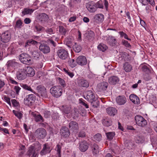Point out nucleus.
Wrapping results in <instances>:
<instances>
[{"instance_id":"1","label":"nucleus","mask_w":157,"mask_h":157,"mask_svg":"<svg viewBox=\"0 0 157 157\" xmlns=\"http://www.w3.org/2000/svg\"><path fill=\"white\" fill-rule=\"evenodd\" d=\"M21 62L24 64L29 65L33 63V60L30 56L26 53H22L19 56Z\"/></svg>"},{"instance_id":"2","label":"nucleus","mask_w":157,"mask_h":157,"mask_svg":"<svg viewBox=\"0 0 157 157\" xmlns=\"http://www.w3.org/2000/svg\"><path fill=\"white\" fill-rule=\"evenodd\" d=\"M50 92L52 95L56 98H59L61 96L63 93V89L59 86H56L50 89Z\"/></svg>"},{"instance_id":"3","label":"nucleus","mask_w":157,"mask_h":157,"mask_svg":"<svg viewBox=\"0 0 157 157\" xmlns=\"http://www.w3.org/2000/svg\"><path fill=\"white\" fill-rule=\"evenodd\" d=\"M36 96L33 94L26 96L24 99V103L26 105L30 106L32 105L36 100Z\"/></svg>"},{"instance_id":"4","label":"nucleus","mask_w":157,"mask_h":157,"mask_svg":"<svg viewBox=\"0 0 157 157\" xmlns=\"http://www.w3.org/2000/svg\"><path fill=\"white\" fill-rule=\"evenodd\" d=\"M34 135L38 139H43L46 136L47 132L44 128H39L36 130Z\"/></svg>"},{"instance_id":"5","label":"nucleus","mask_w":157,"mask_h":157,"mask_svg":"<svg viewBox=\"0 0 157 157\" xmlns=\"http://www.w3.org/2000/svg\"><path fill=\"white\" fill-rule=\"evenodd\" d=\"M135 119L137 124L139 126L143 127L147 124V121L143 117L140 115H136Z\"/></svg>"},{"instance_id":"6","label":"nucleus","mask_w":157,"mask_h":157,"mask_svg":"<svg viewBox=\"0 0 157 157\" xmlns=\"http://www.w3.org/2000/svg\"><path fill=\"white\" fill-rule=\"evenodd\" d=\"M58 6L56 7L54 11L55 16H60L64 13L65 10V6L63 4L58 3Z\"/></svg>"},{"instance_id":"7","label":"nucleus","mask_w":157,"mask_h":157,"mask_svg":"<svg viewBox=\"0 0 157 157\" xmlns=\"http://www.w3.org/2000/svg\"><path fill=\"white\" fill-rule=\"evenodd\" d=\"M57 53L59 57L62 60H66L69 56L68 52L64 49H59L57 52Z\"/></svg>"},{"instance_id":"8","label":"nucleus","mask_w":157,"mask_h":157,"mask_svg":"<svg viewBox=\"0 0 157 157\" xmlns=\"http://www.w3.org/2000/svg\"><path fill=\"white\" fill-rule=\"evenodd\" d=\"M84 98L89 102L94 99H96L95 93L94 91L89 90L87 91L86 94L84 96Z\"/></svg>"},{"instance_id":"9","label":"nucleus","mask_w":157,"mask_h":157,"mask_svg":"<svg viewBox=\"0 0 157 157\" xmlns=\"http://www.w3.org/2000/svg\"><path fill=\"white\" fill-rule=\"evenodd\" d=\"M17 78L20 80L25 79L27 77V74L24 68L19 69L16 73Z\"/></svg>"},{"instance_id":"10","label":"nucleus","mask_w":157,"mask_h":157,"mask_svg":"<svg viewBox=\"0 0 157 157\" xmlns=\"http://www.w3.org/2000/svg\"><path fill=\"white\" fill-rule=\"evenodd\" d=\"M52 149L49 144L46 143L43 145L42 150L40 152V155H46L50 153Z\"/></svg>"},{"instance_id":"11","label":"nucleus","mask_w":157,"mask_h":157,"mask_svg":"<svg viewBox=\"0 0 157 157\" xmlns=\"http://www.w3.org/2000/svg\"><path fill=\"white\" fill-rule=\"evenodd\" d=\"M25 155L28 157H37V153L35 151V147L34 146L31 145L28 148Z\"/></svg>"},{"instance_id":"12","label":"nucleus","mask_w":157,"mask_h":157,"mask_svg":"<svg viewBox=\"0 0 157 157\" xmlns=\"http://www.w3.org/2000/svg\"><path fill=\"white\" fill-rule=\"evenodd\" d=\"M95 2L93 1L89 2L86 4V8L90 13H94L97 10Z\"/></svg>"},{"instance_id":"13","label":"nucleus","mask_w":157,"mask_h":157,"mask_svg":"<svg viewBox=\"0 0 157 157\" xmlns=\"http://www.w3.org/2000/svg\"><path fill=\"white\" fill-rule=\"evenodd\" d=\"M59 132L61 136L64 138L68 137L70 134L69 129L66 126L62 127Z\"/></svg>"},{"instance_id":"14","label":"nucleus","mask_w":157,"mask_h":157,"mask_svg":"<svg viewBox=\"0 0 157 157\" xmlns=\"http://www.w3.org/2000/svg\"><path fill=\"white\" fill-rule=\"evenodd\" d=\"M36 89L43 98L47 97L46 89L44 86L41 85H38L37 86Z\"/></svg>"},{"instance_id":"15","label":"nucleus","mask_w":157,"mask_h":157,"mask_svg":"<svg viewBox=\"0 0 157 157\" xmlns=\"http://www.w3.org/2000/svg\"><path fill=\"white\" fill-rule=\"evenodd\" d=\"M40 51L44 54H46L50 52V48L48 44H41L39 46Z\"/></svg>"},{"instance_id":"16","label":"nucleus","mask_w":157,"mask_h":157,"mask_svg":"<svg viewBox=\"0 0 157 157\" xmlns=\"http://www.w3.org/2000/svg\"><path fill=\"white\" fill-rule=\"evenodd\" d=\"M108 83L105 82H103L99 83L97 86V89L98 91L102 92L106 90L108 86Z\"/></svg>"},{"instance_id":"17","label":"nucleus","mask_w":157,"mask_h":157,"mask_svg":"<svg viewBox=\"0 0 157 157\" xmlns=\"http://www.w3.org/2000/svg\"><path fill=\"white\" fill-rule=\"evenodd\" d=\"M79 148L82 152L86 151L88 148V144L86 140H83L79 143Z\"/></svg>"},{"instance_id":"18","label":"nucleus","mask_w":157,"mask_h":157,"mask_svg":"<svg viewBox=\"0 0 157 157\" xmlns=\"http://www.w3.org/2000/svg\"><path fill=\"white\" fill-rule=\"evenodd\" d=\"M68 127L70 130L73 132H76L79 129L78 123L74 121H71L69 123Z\"/></svg>"},{"instance_id":"19","label":"nucleus","mask_w":157,"mask_h":157,"mask_svg":"<svg viewBox=\"0 0 157 157\" xmlns=\"http://www.w3.org/2000/svg\"><path fill=\"white\" fill-rule=\"evenodd\" d=\"M76 62L78 65L81 66L85 65L87 63L86 58L83 56H79L76 59Z\"/></svg>"},{"instance_id":"20","label":"nucleus","mask_w":157,"mask_h":157,"mask_svg":"<svg viewBox=\"0 0 157 157\" xmlns=\"http://www.w3.org/2000/svg\"><path fill=\"white\" fill-rule=\"evenodd\" d=\"M10 87L12 88L13 87V90L15 91L11 90L10 91V96H12L13 98H15V95L18 96L19 95V93L21 88L17 86H11Z\"/></svg>"},{"instance_id":"21","label":"nucleus","mask_w":157,"mask_h":157,"mask_svg":"<svg viewBox=\"0 0 157 157\" xmlns=\"http://www.w3.org/2000/svg\"><path fill=\"white\" fill-rule=\"evenodd\" d=\"M126 101V99L124 95L118 96L116 98V102L119 105H124Z\"/></svg>"},{"instance_id":"22","label":"nucleus","mask_w":157,"mask_h":157,"mask_svg":"<svg viewBox=\"0 0 157 157\" xmlns=\"http://www.w3.org/2000/svg\"><path fill=\"white\" fill-rule=\"evenodd\" d=\"M129 99L132 102L135 104H140V100L139 98L136 94H132L129 96Z\"/></svg>"},{"instance_id":"23","label":"nucleus","mask_w":157,"mask_h":157,"mask_svg":"<svg viewBox=\"0 0 157 157\" xmlns=\"http://www.w3.org/2000/svg\"><path fill=\"white\" fill-rule=\"evenodd\" d=\"M104 15L101 13H98L95 15L94 17V21L99 23L102 22L104 20Z\"/></svg>"},{"instance_id":"24","label":"nucleus","mask_w":157,"mask_h":157,"mask_svg":"<svg viewBox=\"0 0 157 157\" xmlns=\"http://www.w3.org/2000/svg\"><path fill=\"white\" fill-rule=\"evenodd\" d=\"M78 86L80 87L88 88L89 86V83L88 81L83 79L78 80Z\"/></svg>"},{"instance_id":"25","label":"nucleus","mask_w":157,"mask_h":157,"mask_svg":"<svg viewBox=\"0 0 157 157\" xmlns=\"http://www.w3.org/2000/svg\"><path fill=\"white\" fill-rule=\"evenodd\" d=\"M2 37L3 42L7 43L10 40V32L7 31L4 33L2 34L1 36Z\"/></svg>"},{"instance_id":"26","label":"nucleus","mask_w":157,"mask_h":157,"mask_svg":"<svg viewBox=\"0 0 157 157\" xmlns=\"http://www.w3.org/2000/svg\"><path fill=\"white\" fill-rule=\"evenodd\" d=\"M25 72L27 74V76L33 77L35 74L34 70L31 67H27L25 69Z\"/></svg>"},{"instance_id":"27","label":"nucleus","mask_w":157,"mask_h":157,"mask_svg":"<svg viewBox=\"0 0 157 157\" xmlns=\"http://www.w3.org/2000/svg\"><path fill=\"white\" fill-rule=\"evenodd\" d=\"M106 110L107 113L111 116H114L117 113V109L114 107H108L106 109Z\"/></svg>"},{"instance_id":"28","label":"nucleus","mask_w":157,"mask_h":157,"mask_svg":"<svg viewBox=\"0 0 157 157\" xmlns=\"http://www.w3.org/2000/svg\"><path fill=\"white\" fill-rule=\"evenodd\" d=\"M107 42L110 45L112 46H115L117 43V41L115 37L112 36H109Z\"/></svg>"},{"instance_id":"29","label":"nucleus","mask_w":157,"mask_h":157,"mask_svg":"<svg viewBox=\"0 0 157 157\" xmlns=\"http://www.w3.org/2000/svg\"><path fill=\"white\" fill-rule=\"evenodd\" d=\"M119 81V78L116 76H112L109 78V83L112 85H115Z\"/></svg>"},{"instance_id":"30","label":"nucleus","mask_w":157,"mask_h":157,"mask_svg":"<svg viewBox=\"0 0 157 157\" xmlns=\"http://www.w3.org/2000/svg\"><path fill=\"white\" fill-rule=\"evenodd\" d=\"M120 56L119 57V59L122 61H128L129 60V55L126 52H122L120 55Z\"/></svg>"},{"instance_id":"31","label":"nucleus","mask_w":157,"mask_h":157,"mask_svg":"<svg viewBox=\"0 0 157 157\" xmlns=\"http://www.w3.org/2000/svg\"><path fill=\"white\" fill-rule=\"evenodd\" d=\"M34 10V9H32L28 8H24L21 12V16L23 17L24 16L26 15H31Z\"/></svg>"},{"instance_id":"32","label":"nucleus","mask_w":157,"mask_h":157,"mask_svg":"<svg viewBox=\"0 0 157 157\" xmlns=\"http://www.w3.org/2000/svg\"><path fill=\"white\" fill-rule=\"evenodd\" d=\"M124 70L126 72H130L132 70V66L129 63L126 62L123 65Z\"/></svg>"},{"instance_id":"33","label":"nucleus","mask_w":157,"mask_h":157,"mask_svg":"<svg viewBox=\"0 0 157 157\" xmlns=\"http://www.w3.org/2000/svg\"><path fill=\"white\" fill-rule=\"evenodd\" d=\"M112 121L110 118L107 117L103 119L102 121V124L105 126L109 127L112 124Z\"/></svg>"},{"instance_id":"34","label":"nucleus","mask_w":157,"mask_h":157,"mask_svg":"<svg viewBox=\"0 0 157 157\" xmlns=\"http://www.w3.org/2000/svg\"><path fill=\"white\" fill-rule=\"evenodd\" d=\"M95 34L94 32L91 30L88 31L87 33V38L89 40H93L94 39Z\"/></svg>"},{"instance_id":"35","label":"nucleus","mask_w":157,"mask_h":157,"mask_svg":"<svg viewBox=\"0 0 157 157\" xmlns=\"http://www.w3.org/2000/svg\"><path fill=\"white\" fill-rule=\"evenodd\" d=\"M20 86L25 90L30 91L34 94L36 93L33 90L30 86H29L26 84L21 83L20 84Z\"/></svg>"},{"instance_id":"36","label":"nucleus","mask_w":157,"mask_h":157,"mask_svg":"<svg viewBox=\"0 0 157 157\" xmlns=\"http://www.w3.org/2000/svg\"><path fill=\"white\" fill-rule=\"evenodd\" d=\"M73 48L75 52L78 53L81 51L82 47L80 45L77 44L75 43L73 46Z\"/></svg>"},{"instance_id":"37","label":"nucleus","mask_w":157,"mask_h":157,"mask_svg":"<svg viewBox=\"0 0 157 157\" xmlns=\"http://www.w3.org/2000/svg\"><path fill=\"white\" fill-rule=\"evenodd\" d=\"M90 102L91 103L92 106L94 108H98L99 106V102L97 98L96 99H94Z\"/></svg>"},{"instance_id":"38","label":"nucleus","mask_w":157,"mask_h":157,"mask_svg":"<svg viewBox=\"0 0 157 157\" xmlns=\"http://www.w3.org/2000/svg\"><path fill=\"white\" fill-rule=\"evenodd\" d=\"M141 70L146 74H149L151 73V71L150 68L145 65L142 66Z\"/></svg>"},{"instance_id":"39","label":"nucleus","mask_w":157,"mask_h":157,"mask_svg":"<svg viewBox=\"0 0 157 157\" xmlns=\"http://www.w3.org/2000/svg\"><path fill=\"white\" fill-rule=\"evenodd\" d=\"M106 135L107 140H111L113 139L114 136L115 135V132H106Z\"/></svg>"},{"instance_id":"40","label":"nucleus","mask_w":157,"mask_h":157,"mask_svg":"<svg viewBox=\"0 0 157 157\" xmlns=\"http://www.w3.org/2000/svg\"><path fill=\"white\" fill-rule=\"evenodd\" d=\"M62 111L64 113L68 114L71 112V108L67 105H63Z\"/></svg>"},{"instance_id":"41","label":"nucleus","mask_w":157,"mask_h":157,"mask_svg":"<svg viewBox=\"0 0 157 157\" xmlns=\"http://www.w3.org/2000/svg\"><path fill=\"white\" fill-rule=\"evenodd\" d=\"M92 148L94 154H97L99 153V147L97 144H93L92 146Z\"/></svg>"},{"instance_id":"42","label":"nucleus","mask_w":157,"mask_h":157,"mask_svg":"<svg viewBox=\"0 0 157 157\" xmlns=\"http://www.w3.org/2000/svg\"><path fill=\"white\" fill-rule=\"evenodd\" d=\"M11 103L12 106L16 109H18L20 107V103L16 99H13L11 100Z\"/></svg>"},{"instance_id":"43","label":"nucleus","mask_w":157,"mask_h":157,"mask_svg":"<svg viewBox=\"0 0 157 157\" xmlns=\"http://www.w3.org/2000/svg\"><path fill=\"white\" fill-rule=\"evenodd\" d=\"M107 48V46L103 44H100L98 46V49L103 52H105Z\"/></svg>"},{"instance_id":"44","label":"nucleus","mask_w":157,"mask_h":157,"mask_svg":"<svg viewBox=\"0 0 157 157\" xmlns=\"http://www.w3.org/2000/svg\"><path fill=\"white\" fill-rule=\"evenodd\" d=\"M68 63L72 68L75 67L77 65L74 59L69 58L68 61Z\"/></svg>"},{"instance_id":"45","label":"nucleus","mask_w":157,"mask_h":157,"mask_svg":"<svg viewBox=\"0 0 157 157\" xmlns=\"http://www.w3.org/2000/svg\"><path fill=\"white\" fill-rule=\"evenodd\" d=\"M72 42V39L70 37H67L65 40V43L68 47H70L71 46Z\"/></svg>"},{"instance_id":"46","label":"nucleus","mask_w":157,"mask_h":157,"mask_svg":"<svg viewBox=\"0 0 157 157\" xmlns=\"http://www.w3.org/2000/svg\"><path fill=\"white\" fill-rule=\"evenodd\" d=\"M95 4H96L95 6L96 7L97 9V8L103 9V3L101 0H100L97 2L95 3Z\"/></svg>"},{"instance_id":"47","label":"nucleus","mask_w":157,"mask_h":157,"mask_svg":"<svg viewBox=\"0 0 157 157\" xmlns=\"http://www.w3.org/2000/svg\"><path fill=\"white\" fill-rule=\"evenodd\" d=\"M59 32L61 35H65L67 31L63 26H59Z\"/></svg>"},{"instance_id":"48","label":"nucleus","mask_w":157,"mask_h":157,"mask_svg":"<svg viewBox=\"0 0 157 157\" xmlns=\"http://www.w3.org/2000/svg\"><path fill=\"white\" fill-rule=\"evenodd\" d=\"M94 140L95 142H99L101 139V136L100 134L98 133L94 136Z\"/></svg>"},{"instance_id":"49","label":"nucleus","mask_w":157,"mask_h":157,"mask_svg":"<svg viewBox=\"0 0 157 157\" xmlns=\"http://www.w3.org/2000/svg\"><path fill=\"white\" fill-rule=\"evenodd\" d=\"M119 33L120 36L122 38L124 37V39H127L129 40H131V39L130 38H128L127 35L124 33L123 31H120L119 32Z\"/></svg>"},{"instance_id":"50","label":"nucleus","mask_w":157,"mask_h":157,"mask_svg":"<svg viewBox=\"0 0 157 157\" xmlns=\"http://www.w3.org/2000/svg\"><path fill=\"white\" fill-rule=\"evenodd\" d=\"M46 42L48 44L54 47H55L56 46V43L53 40L51 39H48L46 41Z\"/></svg>"},{"instance_id":"51","label":"nucleus","mask_w":157,"mask_h":157,"mask_svg":"<svg viewBox=\"0 0 157 157\" xmlns=\"http://www.w3.org/2000/svg\"><path fill=\"white\" fill-rule=\"evenodd\" d=\"M19 65L18 63L14 61H10V67L14 69L17 68Z\"/></svg>"},{"instance_id":"52","label":"nucleus","mask_w":157,"mask_h":157,"mask_svg":"<svg viewBox=\"0 0 157 157\" xmlns=\"http://www.w3.org/2000/svg\"><path fill=\"white\" fill-rule=\"evenodd\" d=\"M57 80L59 81V84L63 87H64L66 86V84L64 80L63 79L59 77H58L57 78Z\"/></svg>"},{"instance_id":"53","label":"nucleus","mask_w":157,"mask_h":157,"mask_svg":"<svg viewBox=\"0 0 157 157\" xmlns=\"http://www.w3.org/2000/svg\"><path fill=\"white\" fill-rule=\"evenodd\" d=\"M40 16L42 21H45L48 18V15L44 13H41Z\"/></svg>"},{"instance_id":"54","label":"nucleus","mask_w":157,"mask_h":157,"mask_svg":"<svg viewBox=\"0 0 157 157\" xmlns=\"http://www.w3.org/2000/svg\"><path fill=\"white\" fill-rule=\"evenodd\" d=\"M32 56L35 59H37L40 56V54L39 52L35 51L33 52Z\"/></svg>"},{"instance_id":"55","label":"nucleus","mask_w":157,"mask_h":157,"mask_svg":"<svg viewBox=\"0 0 157 157\" xmlns=\"http://www.w3.org/2000/svg\"><path fill=\"white\" fill-rule=\"evenodd\" d=\"M85 101L82 98H80L79 99V103L81 104L82 105L84 106L86 109L88 108L89 105L85 102Z\"/></svg>"},{"instance_id":"56","label":"nucleus","mask_w":157,"mask_h":157,"mask_svg":"<svg viewBox=\"0 0 157 157\" xmlns=\"http://www.w3.org/2000/svg\"><path fill=\"white\" fill-rule=\"evenodd\" d=\"M35 121L36 122L44 121V119L42 116L40 115H37L35 117Z\"/></svg>"},{"instance_id":"57","label":"nucleus","mask_w":157,"mask_h":157,"mask_svg":"<svg viewBox=\"0 0 157 157\" xmlns=\"http://www.w3.org/2000/svg\"><path fill=\"white\" fill-rule=\"evenodd\" d=\"M63 71L68 75L71 78H72L74 75V73L73 72L70 71L69 70H67L65 68H64Z\"/></svg>"},{"instance_id":"58","label":"nucleus","mask_w":157,"mask_h":157,"mask_svg":"<svg viewBox=\"0 0 157 157\" xmlns=\"http://www.w3.org/2000/svg\"><path fill=\"white\" fill-rule=\"evenodd\" d=\"M122 43L123 45H124L125 47L130 48H131V45L128 43V42L126 40H123L122 41Z\"/></svg>"},{"instance_id":"59","label":"nucleus","mask_w":157,"mask_h":157,"mask_svg":"<svg viewBox=\"0 0 157 157\" xmlns=\"http://www.w3.org/2000/svg\"><path fill=\"white\" fill-rule=\"evenodd\" d=\"M22 22L21 19L17 21L16 22V26L17 28H21V27Z\"/></svg>"},{"instance_id":"60","label":"nucleus","mask_w":157,"mask_h":157,"mask_svg":"<svg viewBox=\"0 0 157 157\" xmlns=\"http://www.w3.org/2000/svg\"><path fill=\"white\" fill-rule=\"evenodd\" d=\"M57 147V153L58 154V156L59 157H60V152L61 149V146L59 144H58L56 145Z\"/></svg>"},{"instance_id":"61","label":"nucleus","mask_w":157,"mask_h":157,"mask_svg":"<svg viewBox=\"0 0 157 157\" xmlns=\"http://www.w3.org/2000/svg\"><path fill=\"white\" fill-rule=\"evenodd\" d=\"M44 117L46 118L49 117L51 115V113L49 111H45L44 112Z\"/></svg>"},{"instance_id":"62","label":"nucleus","mask_w":157,"mask_h":157,"mask_svg":"<svg viewBox=\"0 0 157 157\" xmlns=\"http://www.w3.org/2000/svg\"><path fill=\"white\" fill-rule=\"evenodd\" d=\"M43 28L40 26L36 25L35 27L34 30L38 33L40 32L41 31Z\"/></svg>"},{"instance_id":"63","label":"nucleus","mask_w":157,"mask_h":157,"mask_svg":"<svg viewBox=\"0 0 157 157\" xmlns=\"http://www.w3.org/2000/svg\"><path fill=\"white\" fill-rule=\"evenodd\" d=\"M86 136V134L85 132L84 131H80L78 135V137H80L81 138H83L85 137Z\"/></svg>"},{"instance_id":"64","label":"nucleus","mask_w":157,"mask_h":157,"mask_svg":"<svg viewBox=\"0 0 157 157\" xmlns=\"http://www.w3.org/2000/svg\"><path fill=\"white\" fill-rule=\"evenodd\" d=\"M52 117L54 120H57L59 118V116L58 114L54 113L53 114Z\"/></svg>"}]
</instances>
